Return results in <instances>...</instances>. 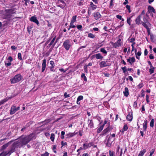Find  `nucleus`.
<instances>
[{
    "label": "nucleus",
    "instance_id": "f257e3e1",
    "mask_svg": "<svg viewBox=\"0 0 156 156\" xmlns=\"http://www.w3.org/2000/svg\"><path fill=\"white\" fill-rule=\"evenodd\" d=\"M33 134H31L24 137L22 136V137L19 139L17 141L18 142L20 146L22 147L23 145L26 144L30 141L33 137Z\"/></svg>",
    "mask_w": 156,
    "mask_h": 156
},
{
    "label": "nucleus",
    "instance_id": "f03ea898",
    "mask_svg": "<svg viewBox=\"0 0 156 156\" xmlns=\"http://www.w3.org/2000/svg\"><path fill=\"white\" fill-rule=\"evenodd\" d=\"M18 146L20 147L17 141L14 142L11 146L10 150L5 151L7 154L10 155L15 151V149Z\"/></svg>",
    "mask_w": 156,
    "mask_h": 156
},
{
    "label": "nucleus",
    "instance_id": "7ed1b4c3",
    "mask_svg": "<svg viewBox=\"0 0 156 156\" xmlns=\"http://www.w3.org/2000/svg\"><path fill=\"white\" fill-rule=\"evenodd\" d=\"M14 11V9H6L5 11V18L8 19L9 20H11L12 15L15 13ZM12 20V19L11 20Z\"/></svg>",
    "mask_w": 156,
    "mask_h": 156
},
{
    "label": "nucleus",
    "instance_id": "20e7f679",
    "mask_svg": "<svg viewBox=\"0 0 156 156\" xmlns=\"http://www.w3.org/2000/svg\"><path fill=\"white\" fill-rule=\"evenodd\" d=\"M22 76L20 74L16 75L13 78L10 79L11 83H15L20 81L22 79Z\"/></svg>",
    "mask_w": 156,
    "mask_h": 156
},
{
    "label": "nucleus",
    "instance_id": "39448f33",
    "mask_svg": "<svg viewBox=\"0 0 156 156\" xmlns=\"http://www.w3.org/2000/svg\"><path fill=\"white\" fill-rule=\"evenodd\" d=\"M143 21H141V24H142L147 29H149V27L150 25V24L148 22L147 18L145 16H143Z\"/></svg>",
    "mask_w": 156,
    "mask_h": 156
},
{
    "label": "nucleus",
    "instance_id": "423d86ee",
    "mask_svg": "<svg viewBox=\"0 0 156 156\" xmlns=\"http://www.w3.org/2000/svg\"><path fill=\"white\" fill-rule=\"evenodd\" d=\"M63 46L67 51L69 50V48L71 46L70 44V41L69 39L65 40L63 42Z\"/></svg>",
    "mask_w": 156,
    "mask_h": 156
},
{
    "label": "nucleus",
    "instance_id": "0eeeda50",
    "mask_svg": "<svg viewBox=\"0 0 156 156\" xmlns=\"http://www.w3.org/2000/svg\"><path fill=\"white\" fill-rule=\"evenodd\" d=\"M56 36H55L51 40V41L49 44L50 45H52V48L54 47L55 44L57 43L58 41V38H57L56 39Z\"/></svg>",
    "mask_w": 156,
    "mask_h": 156
},
{
    "label": "nucleus",
    "instance_id": "6e6552de",
    "mask_svg": "<svg viewBox=\"0 0 156 156\" xmlns=\"http://www.w3.org/2000/svg\"><path fill=\"white\" fill-rule=\"evenodd\" d=\"M121 40L120 39H119L115 43L111 42V43L112 44L113 47L116 48L117 47H119L121 46Z\"/></svg>",
    "mask_w": 156,
    "mask_h": 156
},
{
    "label": "nucleus",
    "instance_id": "1a4fd4ad",
    "mask_svg": "<svg viewBox=\"0 0 156 156\" xmlns=\"http://www.w3.org/2000/svg\"><path fill=\"white\" fill-rule=\"evenodd\" d=\"M100 66L101 68H103L107 66H111V64L108 63L107 62L101 61L100 62Z\"/></svg>",
    "mask_w": 156,
    "mask_h": 156
},
{
    "label": "nucleus",
    "instance_id": "9d476101",
    "mask_svg": "<svg viewBox=\"0 0 156 156\" xmlns=\"http://www.w3.org/2000/svg\"><path fill=\"white\" fill-rule=\"evenodd\" d=\"M30 21L35 23L37 25H39V22L37 19L36 16H32L30 19Z\"/></svg>",
    "mask_w": 156,
    "mask_h": 156
},
{
    "label": "nucleus",
    "instance_id": "9b49d317",
    "mask_svg": "<svg viewBox=\"0 0 156 156\" xmlns=\"http://www.w3.org/2000/svg\"><path fill=\"white\" fill-rule=\"evenodd\" d=\"M12 141H11L8 142L7 143L1 146L0 148V151H1L4 150L8 146L11 144V143L12 142Z\"/></svg>",
    "mask_w": 156,
    "mask_h": 156
},
{
    "label": "nucleus",
    "instance_id": "f8f14e48",
    "mask_svg": "<svg viewBox=\"0 0 156 156\" xmlns=\"http://www.w3.org/2000/svg\"><path fill=\"white\" fill-rule=\"evenodd\" d=\"M94 143L92 142H90L88 144H83L84 149L85 150L93 146Z\"/></svg>",
    "mask_w": 156,
    "mask_h": 156
},
{
    "label": "nucleus",
    "instance_id": "ddd939ff",
    "mask_svg": "<svg viewBox=\"0 0 156 156\" xmlns=\"http://www.w3.org/2000/svg\"><path fill=\"white\" fill-rule=\"evenodd\" d=\"M16 111V106L14 105L12 106L10 109V114L11 115H12L14 114Z\"/></svg>",
    "mask_w": 156,
    "mask_h": 156
},
{
    "label": "nucleus",
    "instance_id": "4468645a",
    "mask_svg": "<svg viewBox=\"0 0 156 156\" xmlns=\"http://www.w3.org/2000/svg\"><path fill=\"white\" fill-rule=\"evenodd\" d=\"M77 133H75V132L69 133H68L66 134V139L70 138L75 135Z\"/></svg>",
    "mask_w": 156,
    "mask_h": 156
},
{
    "label": "nucleus",
    "instance_id": "2eb2a0df",
    "mask_svg": "<svg viewBox=\"0 0 156 156\" xmlns=\"http://www.w3.org/2000/svg\"><path fill=\"white\" fill-rule=\"evenodd\" d=\"M126 118L127 120L129 121H131L132 120L133 114L132 112H129V114L126 117Z\"/></svg>",
    "mask_w": 156,
    "mask_h": 156
},
{
    "label": "nucleus",
    "instance_id": "dca6fc26",
    "mask_svg": "<svg viewBox=\"0 0 156 156\" xmlns=\"http://www.w3.org/2000/svg\"><path fill=\"white\" fill-rule=\"evenodd\" d=\"M46 60L44 59L43 61V62L42 64V72H43L46 68Z\"/></svg>",
    "mask_w": 156,
    "mask_h": 156
},
{
    "label": "nucleus",
    "instance_id": "f3484780",
    "mask_svg": "<svg viewBox=\"0 0 156 156\" xmlns=\"http://www.w3.org/2000/svg\"><path fill=\"white\" fill-rule=\"evenodd\" d=\"M93 16L94 18L97 20L101 17V15L100 13L98 12H96L94 13Z\"/></svg>",
    "mask_w": 156,
    "mask_h": 156
},
{
    "label": "nucleus",
    "instance_id": "a211bd4d",
    "mask_svg": "<svg viewBox=\"0 0 156 156\" xmlns=\"http://www.w3.org/2000/svg\"><path fill=\"white\" fill-rule=\"evenodd\" d=\"M88 127L90 128H93L94 127V123L92 120H90L89 119H88Z\"/></svg>",
    "mask_w": 156,
    "mask_h": 156
},
{
    "label": "nucleus",
    "instance_id": "6ab92c4d",
    "mask_svg": "<svg viewBox=\"0 0 156 156\" xmlns=\"http://www.w3.org/2000/svg\"><path fill=\"white\" fill-rule=\"evenodd\" d=\"M150 37L151 41L156 44V36L151 34L150 35Z\"/></svg>",
    "mask_w": 156,
    "mask_h": 156
},
{
    "label": "nucleus",
    "instance_id": "aec40b11",
    "mask_svg": "<svg viewBox=\"0 0 156 156\" xmlns=\"http://www.w3.org/2000/svg\"><path fill=\"white\" fill-rule=\"evenodd\" d=\"M127 62L132 64L135 62V58L134 57H129L127 59Z\"/></svg>",
    "mask_w": 156,
    "mask_h": 156
},
{
    "label": "nucleus",
    "instance_id": "412c9836",
    "mask_svg": "<svg viewBox=\"0 0 156 156\" xmlns=\"http://www.w3.org/2000/svg\"><path fill=\"white\" fill-rule=\"evenodd\" d=\"M141 17V15H139L136 19L135 22L136 24L139 25L140 23L141 24L140 18Z\"/></svg>",
    "mask_w": 156,
    "mask_h": 156
},
{
    "label": "nucleus",
    "instance_id": "4be33fe9",
    "mask_svg": "<svg viewBox=\"0 0 156 156\" xmlns=\"http://www.w3.org/2000/svg\"><path fill=\"white\" fill-rule=\"evenodd\" d=\"M148 12L149 13L152 12L154 13H155L154 9L153 7L150 5H149L148 7Z\"/></svg>",
    "mask_w": 156,
    "mask_h": 156
},
{
    "label": "nucleus",
    "instance_id": "5701e85b",
    "mask_svg": "<svg viewBox=\"0 0 156 156\" xmlns=\"http://www.w3.org/2000/svg\"><path fill=\"white\" fill-rule=\"evenodd\" d=\"M147 120H145L144 121V122L143 124V129L144 131H145L146 130L147 128Z\"/></svg>",
    "mask_w": 156,
    "mask_h": 156
},
{
    "label": "nucleus",
    "instance_id": "b1692460",
    "mask_svg": "<svg viewBox=\"0 0 156 156\" xmlns=\"http://www.w3.org/2000/svg\"><path fill=\"white\" fill-rule=\"evenodd\" d=\"M110 130V128L108 127L106 129H105L102 132V135L104 136Z\"/></svg>",
    "mask_w": 156,
    "mask_h": 156
},
{
    "label": "nucleus",
    "instance_id": "393cba45",
    "mask_svg": "<svg viewBox=\"0 0 156 156\" xmlns=\"http://www.w3.org/2000/svg\"><path fill=\"white\" fill-rule=\"evenodd\" d=\"M123 94L126 97L128 96L129 94L128 89L127 87L125 88V90L123 91Z\"/></svg>",
    "mask_w": 156,
    "mask_h": 156
},
{
    "label": "nucleus",
    "instance_id": "a878e982",
    "mask_svg": "<svg viewBox=\"0 0 156 156\" xmlns=\"http://www.w3.org/2000/svg\"><path fill=\"white\" fill-rule=\"evenodd\" d=\"M95 58L97 59H102L103 57L100 53L97 54L95 55Z\"/></svg>",
    "mask_w": 156,
    "mask_h": 156
},
{
    "label": "nucleus",
    "instance_id": "bb28decb",
    "mask_svg": "<svg viewBox=\"0 0 156 156\" xmlns=\"http://www.w3.org/2000/svg\"><path fill=\"white\" fill-rule=\"evenodd\" d=\"M146 152V150L145 149L141 151L139 153V155L141 156H143L144 154Z\"/></svg>",
    "mask_w": 156,
    "mask_h": 156
},
{
    "label": "nucleus",
    "instance_id": "cd10ccee",
    "mask_svg": "<svg viewBox=\"0 0 156 156\" xmlns=\"http://www.w3.org/2000/svg\"><path fill=\"white\" fill-rule=\"evenodd\" d=\"M128 129V127L127 126V124H125L123 127L122 129V132H124L125 131H126Z\"/></svg>",
    "mask_w": 156,
    "mask_h": 156
},
{
    "label": "nucleus",
    "instance_id": "c85d7f7f",
    "mask_svg": "<svg viewBox=\"0 0 156 156\" xmlns=\"http://www.w3.org/2000/svg\"><path fill=\"white\" fill-rule=\"evenodd\" d=\"M55 138V134L53 133H51V136L50 137V139L51 140V141L52 142H53L54 140V139Z\"/></svg>",
    "mask_w": 156,
    "mask_h": 156
},
{
    "label": "nucleus",
    "instance_id": "c756f323",
    "mask_svg": "<svg viewBox=\"0 0 156 156\" xmlns=\"http://www.w3.org/2000/svg\"><path fill=\"white\" fill-rule=\"evenodd\" d=\"M112 142L109 141V140H108L106 143V146L108 147H110L112 145Z\"/></svg>",
    "mask_w": 156,
    "mask_h": 156
},
{
    "label": "nucleus",
    "instance_id": "7c9ffc66",
    "mask_svg": "<svg viewBox=\"0 0 156 156\" xmlns=\"http://www.w3.org/2000/svg\"><path fill=\"white\" fill-rule=\"evenodd\" d=\"M103 126H101L99 128L97 129V133H99L103 130Z\"/></svg>",
    "mask_w": 156,
    "mask_h": 156
},
{
    "label": "nucleus",
    "instance_id": "2f4dec72",
    "mask_svg": "<svg viewBox=\"0 0 156 156\" xmlns=\"http://www.w3.org/2000/svg\"><path fill=\"white\" fill-rule=\"evenodd\" d=\"M88 37L92 39L94 38L95 36L94 35L91 33H89L88 34Z\"/></svg>",
    "mask_w": 156,
    "mask_h": 156
},
{
    "label": "nucleus",
    "instance_id": "473e14b6",
    "mask_svg": "<svg viewBox=\"0 0 156 156\" xmlns=\"http://www.w3.org/2000/svg\"><path fill=\"white\" fill-rule=\"evenodd\" d=\"M76 16H73L72 19L71 20V22L74 23L76 21Z\"/></svg>",
    "mask_w": 156,
    "mask_h": 156
},
{
    "label": "nucleus",
    "instance_id": "72a5a7b5",
    "mask_svg": "<svg viewBox=\"0 0 156 156\" xmlns=\"http://www.w3.org/2000/svg\"><path fill=\"white\" fill-rule=\"evenodd\" d=\"M90 5L93 9H94L97 8V6L94 5L92 2H90Z\"/></svg>",
    "mask_w": 156,
    "mask_h": 156
},
{
    "label": "nucleus",
    "instance_id": "f704fd0d",
    "mask_svg": "<svg viewBox=\"0 0 156 156\" xmlns=\"http://www.w3.org/2000/svg\"><path fill=\"white\" fill-rule=\"evenodd\" d=\"M150 126L151 127H153L154 126V119H151L150 122Z\"/></svg>",
    "mask_w": 156,
    "mask_h": 156
},
{
    "label": "nucleus",
    "instance_id": "c9c22d12",
    "mask_svg": "<svg viewBox=\"0 0 156 156\" xmlns=\"http://www.w3.org/2000/svg\"><path fill=\"white\" fill-rule=\"evenodd\" d=\"M100 51L101 52L103 53L104 54H106L107 52L104 48H101L100 49Z\"/></svg>",
    "mask_w": 156,
    "mask_h": 156
},
{
    "label": "nucleus",
    "instance_id": "e433bc0d",
    "mask_svg": "<svg viewBox=\"0 0 156 156\" xmlns=\"http://www.w3.org/2000/svg\"><path fill=\"white\" fill-rule=\"evenodd\" d=\"M81 77L83 79L84 81H87V78L85 76V74L83 73H82L81 75Z\"/></svg>",
    "mask_w": 156,
    "mask_h": 156
},
{
    "label": "nucleus",
    "instance_id": "4c0bfd02",
    "mask_svg": "<svg viewBox=\"0 0 156 156\" xmlns=\"http://www.w3.org/2000/svg\"><path fill=\"white\" fill-rule=\"evenodd\" d=\"M7 99H5L0 101V106L4 104L5 102H6Z\"/></svg>",
    "mask_w": 156,
    "mask_h": 156
},
{
    "label": "nucleus",
    "instance_id": "58836bf2",
    "mask_svg": "<svg viewBox=\"0 0 156 156\" xmlns=\"http://www.w3.org/2000/svg\"><path fill=\"white\" fill-rule=\"evenodd\" d=\"M74 23L73 22H70V28H75L76 26L75 25H74Z\"/></svg>",
    "mask_w": 156,
    "mask_h": 156
},
{
    "label": "nucleus",
    "instance_id": "ea45409f",
    "mask_svg": "<svg viewBox=\"0 0 156 156\" xmlns=\"http://www.w3.org/2000/svg\"><path fill=\"white\" fill-rule=\"evenodd\" d=\"M132 17L131 16L127 19V23L129 25H131V20Z\"/></svg>",
    "mask_w": 156,
    "mask_h": 156
},
{
    "label": "nucleus",
    "instance_id": "a19ab883",
    "mask_svg": "<svg viewBox=\"0 0 156 156\" xmlns=\"http://www.w3.org/2000/svg\"><path fill=\"white\" fill-rule=\"evenodd\" d=\"M83 97L82 96H79L77 98V102H79L80 100H82L83 99Z\"/></svg>",
    "mask_w": 156,
    "mask_h": 156
},
{
    "label": "nucleus",
    "instance_id": "79ce46f5",
    "mask_svg": "<svg viewBox=\"0 0 156 156\" xmlns=\"http://www.w3.org/2000/svg\"><path fill=\"white\" fill-rule=\"evenodd\" d=\"M7 155L5 151H3L0 154V156H6Z\"/></svg>",
    "mask_w": 156,
    "mask_h": 156
},
{
    "label": "nucleus",
    "instance_id": "37998d69",
    "mask_svg": "<svg viewBox=\"0 0 156 156\" xmlns=\"http://www.w3.org/2000/svg\"><path fill=\"white\" fill-rule=\"evenodd\" d=\"M18 59L20 60H22V58L21 56V54L20 53H19L18 54Z\"/></svg>",
    "mask_w": 156,
    "mask_h": 156
},
{
    "label": "nucleus",
    "instance_id": "c03bdc74",
    "mask_svg": "<svg viewBox=\"0 0 156 156\" xmlns=\"http://www.w3.org/2000/svg\"><path fill=\"white\" fill-rule=\"evenodd\" d=\"M122 70L124 73H125L127 71V69L126 66H124L122 68Z\"/></svg>",
    "mask_w": 156,
    "mask_h": 156
},
{
    "label": "nucleus",
    "instance_id": "a18cd8bd",
    "mask_svg": "<svg viewBox=\"0 0 156 156\" xmlns=\"http://www.w3.org/2000/svg\"><path fill=\"white\" fill-rule=\"evenodd\" d=\"M123 25H124V22H121L120 24L116 28L118 29V28L122 27Z\"/></svg>",
    "mask_w": 156,
    "mask_h": 156
},
{
    "label": "nucleus",
    "instance_id": "49530a36",
    "mask_svg": "<svg viewBox=\"0 0 156 156\" xmlns=\"http://www.w3.org/2000/svg\"><path fill=\"white\" fill-rule=\"evenodd\" d=\"M126 8L128 10L129 12L130 13L131 12V11L130 10V6L129 5H127L126 6Z\"/></svg>",
    "mask_w": 156,
    "mask_h": 156
},
{
    "label": "nucleus",
    "instance_id": "de8ad7c7",
    "mask_svg": "<svg viewBox=\"0 0 156 156\" xmlns=\"http://www.w3.org/2000/svg\"><path fill=\"white\" fill-rule=\"evenodd\" d=\"M109 152L110 156H115L114 153L113 151H109Z\"/></svg>",
    "mask_w": 156,
    "mask_h": 156
},
{
    "label": "nucleus",
    "instance_id": "09e8293b",
    "mask_svg": "<svg viewBox=\"0 0 156 156\" xmlns=\"http://www.w3.org/2000/svg\"><path fill=\"white\" fill-rule=\"evenodd\" d=\"M76 27L79 30H81L82 29V26L81 25H76Z\"/></svg>",
    "mask_w": 156,
    "mask_h": 156
},
{
    "label": "nucleus",
    "instance_id": "8fccbe9b",
    "mask_svg": "<svg viewBox=\"0 0 156 156\" xmlns=\"http://www.w3.org/2000/svg\"><path fill=\"white\" fill-rule=\"evenodd\" d=\"M155 151V150L154 149H152L150 152V154L149 156H151L152 155L154 154Z\"/></svg>",
    "mask_w": 156,
    "mask_h": 156
},
{
    "label": "nucleus",
    "instance_id": "3c124183",
    "mask_svg": "<svg viewBox=\"0 0 156 156\" xmlns=\"http://www.w3.org/2000/svg\"><path fill=\"white\" fill-rule=\"evenodd\" d=\"M109 140V141H110V142H112L115 140V139H112V137L111 136H110L108 138V140Z\"/></svg>",
    "mask_w": 156,
    "mask_h": 156
},
{
    "label": "nucleus",
    "instance_id": "603ef678",
    "mask_svg": "<svg viewBox=\"0 0 156 156\" xmlns=\"http://www.w3.org/2000/svg\"><path fill=\"white\" fill-rule=\"evenodd\" d=\"M50 65H51V66H53V67H55V66L54 62L53 61H51L50 62Z\"/></svg>",
    "mask_w": 156,
    "mask_h": 156
},
{
    "label": "nucleus",
    "instance_id": "864d4df0",
    "mask_svg": "<svg viewBox=\"0 0 156 156\" xmlns=\"http://www.w3.org/2000/svg\"><path fill=\"white\" fill-rule=\"evenodd\" d=\"M41 156H48L49 153L48 152H46L44 154H41Z\"/></svg>",
    "mask_w": 156,
    "mask_h": 156
},
{
    "label": "nucleus",
    "instance_id": "5fc2aeb1",
    "mask_svg": "<svg viewBox=\"0 0 156 156\" xmlns=\"http://www.w3.org/2000/svg\"><path fill=\"white\" fill-rule=\"evenodd\" d=\"M114 1H111L110 3V8H111L113 5Z\"/></svg>",
    "mask_w": 156,
    "mask_h": 156
},
{
    "label": "nucleus",
    "instance_id": "6e6d98bb",
    "mask_svg": "<svg viewBox=\"0 0 156 156\" xmlns=\"http://www.w3.org/2000/svg\"><path fill=\"white\" fill-rule=\"evenodd\" d=\"M144 86V84L143 83H140L138 85V87H139V88L140 89L141 88H142L143 86Z\"/></svg>",
    "mask_w": 156,
    "mask_h": 156
},
{
    "label": "nucleus",
    "instance_id": "4d7b16f0",
    "mask_svg": "<svg viewBox=\"0 0 156 156\" xmlns=\"http://www.w3.org/2000/svg\"><path fill=\"white\" fill-rule=\"evenodd\" d=\"M141 51H139L137 53H136V56H140L141 55Z\"/></svg>",
    "mask_w": 156,
    "mask_h": 156
},
{
    "label": "nucleus",
    "instance_id": "13d9d810",
    "mask_svg": "<svg viewBox=\"0 0 156 156\" xmlns=\"http://www.w3.org/2000/svg\"><path fill=\"white\" fill-rule=\"evenodd\" d=\"M154 71V68H153L152 69H149V72L150 73V74H152V73H153Z\"/></svg>",
    "mask_w": 156,
    "mask_h": 156
},
{
    "label": "nucleus",
    "instance_id": "bf43d9fd",
    "mask_svg": "<svg viewBox=\"0 0 156 156\" xmlns=\"http://www.w3.org/2000/svg\"><path fill=\"white\" fill-rule=\"evenodd\" d=\"M55 67H53V66H51L50 67V69L51 71H55V70L54 69V68Z\"/></svg>",
    "mask_w": 156,
    "mask_h": 156
},
{
    "label": "nucleus",
    "instance_id": "052dcab7",
    "mask_svg": "<svg viewBox=\"0 0 156 156\" xmlns=\"http://www.w3.org/2000/svg\"><path fill=\"white\" fill-rule=\"evenodd\" d=\"M52 38V37H51L45 43V44H47L51 40V39Z\"/></svg>",
    "mask_w": 156,
    "mask_h": 156
},
{
    "label": "nucleus",
    "instance_id": "680f3d73",
    "mask_svg": "<svg viewBox=\"0 0 156 156\" xmlns=\"http://www.w3.org/2000/svg\"><path fill=\"white\" fill-rule=\"evenodd\" d=\"M133 106L135 108H136L137 107V103L136 101L134 102Z\"/></svg>",
    "mask_w": 156,
    "mask_h": 156
},
{
    "label": "nucleus",
    "instance_id": "e2e57ef3",
    "mask_svg": "<svg viewBox=\"0 0 156 156\" xmlns=\"http://www.w3.org/2000/svg\"><path fill=\"white\" fill-rule=\"evenodd\" d=\"M61 144L62 145V146H63L65 145H66L67 144L66 142H64L63 141H62L61 142Z\"/></svg>",
    "mask_w": 156,
    "mask_h": 156
},
{
    "label": "nucleus",
    "instance_id": "0e129e2a",
    "mask_svg": "<svg viewBox=\"0 0 156 156\" xmlns=\"http://www.w3.org/2000/svg\"><path fill=\"white\" fill-rule=\"evenodd\" d=\"M5 66H10L11 64V63L10 62L8 63H6V62H5Z\"/></svg>",
    "mask_w": 156,
    "mask_h": 156
},
{
    "label": "nucleus",
    "instance_id": "69168bd1",
    "mask_svg": "<svg viewBox=\"0 0 156 156\" xmlns=\"http://www.w3.org/2000/svg\"><path fill=\"white\" fill-rule=\"evenodd\" d=\"M135 39L134 38H132L130 40V42H133L135 41Z\"/></svg>",
    "mask_w": 156,
    "mask_h": 156
},
{
    "label": "nucleus",
    "instance_id": "338daca9",
    "mask_svg": "<svg viewBox=\"0 0 156 156\" xmlns=\"http://www.w3.org/2000/svg\"><path fill=\"white\" fill-rule=\"evenodd\" d=\"M149 97L148 95H146V101L147 103H148L149 102Z\"/></svg>",
    "mask_w": 156,
    "mask_h": 156
},
{
    "label": "nucleus",
    "instance_id": "774afa93",
    "mask_svg": "<svg viewBox=\"0 0 156 156\" xmlns=\"http://www.w3.org/2000/svg\"><path fill=\"white\" fill-rule=\"evenodd\" d=\"M116 17L118 19H119L120 20H121V19H122V17L121 16L118 15H116Z\"/></svg>",
    "mask_w": 156,
    "mask_h": 156
}]
</instances>
